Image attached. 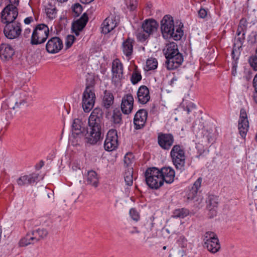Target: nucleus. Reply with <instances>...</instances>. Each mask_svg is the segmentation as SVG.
<instances>
[{"mask_svg": "<svg viewBox=\"0 0 257 257\" xmlns=\"http://www.w3.org/2000/svg\"><path fill=\"white\" fill-rule=\"evenodd\" d=\"M158 67V61L156 58H150L146 61L145 70L150 71L156 69Z\"/></svg>", "mask_w": 257, "mask_h": 257, "instance_id": "nucleus-33", "label": "nucleus"}, {"mask_svg": "<svg viewBox=\"0 0 257 257\" xmlns=\"http://www.w3.org/2000/svg\"><path fill=\"white\" fill-rule=\"evenodd\" d=\"M249 63L254 71H257V56H252L248 60Z\"/></svg>", "mask_w": 257, "mask_h": 257, "instance_id": "nucleus-40", "label": "nucleus"}, {"mask_svg": "<svg viewBox=\"0 0 257 257\" xmlns=\"http://www.w3.org/2000/svg\"><path fill=\"white\" fill-rule=\"evenodd\" d=\"M126 5H127V7L131 11L134 10L137 6V2L136 0H130L128 3H127Z\"/></svg>", "mask_w": 257, "mask_h": 257, "instance_id": "nucleus-47", "label": "nucleus"}, {"mask_svg": "<svg viewBox=\"0 0 257 257\" xmlns=\"http://www.w3.org/2000/svg\"><path fill=\"white\" fill-rule=\"evenodd\" d=\"M81 3L84 4H88L91 3L94 0H80Z\"/></svg>", "mask_w": 257, "mask_h": 257, "instance_id": "nucleus-55", "label": "nucleus"}, {"mask_svg": "<svg viewBox=\"0 0 257 257\" xmlns=\"http://www.w3.org/2000/svg\"><path fill=\"white\" fill-rule=\"evenodd\" d=\"M159 171L163 184L164 182L171 184L174 182L175 172L173 168L170 167H164L159 169Z\"/></svg>", "mask_w": 257, "mask_h": 257, "instance_id": "nucleus-16", "label": "nucleus"}, {"mask_svg": "<svg viewBox=\"0 0 257 257\" xmlns=\"http://www.w3.org/2000/svg\"><path fill=\"white\" fill-rule=\"evenodd\" d=\"M249 122L246 110L241 108L240 111L239 118L238 120V128L240 136L244 138L248 132Z\"/></svg>", "mask_w": 257, "mask_h": 257, "instance_id": "nucleus-14", "label": "nucleus"}, {"mask_svg": "<svg viewBox=\"0 0 257 257\" xmlns=\"http://www.w3.org/2000/svg\"><path fill=\"white\" fill-rule=\"evenodd\" d=\"M198 191L195 190L191 188V189L189 190V192L187 194V199L188 200H192L196 196L197 194Z\"/></svg>", "mask_w": 257, "mask_h": 257, "instance_id": "nucleus-45", "label": "nucleus"}, {"mask_svg": "<svg viewBox=\"0 0 257 257\" xmlns=\"http://www.w3.org/2000/svg\"><path fill=\"white\" fill-rule=\"evenodd\" d=\"M134 97L131 94H125L121 100V109L125 114L132 112L134 106Z\"/></svg>", "mask_w": 257, "mask_h": 257, "instance_id": "nucleus-18", "label": "nucleus"}, {"mask_svg": "<svg viewBox=\"0 0 257 257\" xmlns=\"http://www.w3.org/2000/svg\"><path fill=\"white\" fill-rule=\"evenodd\" d=\"M18 10L16 7L8 5L1 13L2 22L4 24L15 22L18 17Z\"/></svg>", "mask_w": 257, "mask_h": 257, "instance_id": "nucleus-11", "label": "nucleus"}, {"mask_svg": "<svg viewBox=\"0 0 257 257\" xmlns=\"http://www.w3.org/2000/svg\"><path fill=\"white\" fill-rule=\"evenodd\" d=\"M244 31H241V29H239V27L238 26L237 30V34L238 36H239L242 32H244ZM243 35H244V33H243Z\"/></svg>", "mask_w": 257, "mask_h": 257, "instance_id": "nucleus-57", "label": "nucleus"}, {"mask_svg": "<svg viewBox=\"0 0 257 257\" xmlns=\"http://www.w3.org/2000/svg\"><path fill=\"white\" fill-rule=\"evenodd\" d=\"M117 25L115 18L109 16L106 18L101 25L102 32L106 34L112 31Z\"/></svg>", "mask_w": 257, "mask_h": 257, "instance_id": "nucleus-21", "label": "nucleus"}, {"mask_svg": "<svg viewBox=\"0 0 257 257\" xmlns=\"http://www.w3.org/2000/svg\"><path fill=\"white\" fill-rule=\"evenodd\" d=\"M82 124L81 120L79 119H74L72 123V130L75 132L76 134H79L81 133H83L82 131Z\"/></svg>", "mask_w": 257, "mask_h": 257, "instance_id": "nucleus-34", "label": "nucleus"}, {"mask_svg": "<svg viewBox=\"0 0 257 257\" xmlns=\"http://www.w3.org/2000/svg\"><path fill=\"white\" fill-rule=\"evenodd\" d=\"M145 177L147 185L152 189H158L163 185L159 169L156 167L148 168L145 171Z\"/></svg>", "mask_w": 257, "mask_h": 257, "instance_id": "nucleus-5", "label": "nucleus"}, {"mask_svg": "<svg viewBox=\"0 0 257 257\" xmlns=\"http://www.w3.org/2000/svg\"><path fill=\"white\" fill-rule=\"evenodd\" d=\"M31 30L30 28H27L25 29L23 36L25 38H29L30 37H31Z\"/></svg>", "mask_w": 257, "mask_h": 257, "instance_id": "nucleus-50", "label": "nucleus"}, {"mask_svg": "<svg viewBox=\"0 0 257 257\" xmlns=\"http://www.w3.org/2000/svg\"><path fill=\"white\" fill-rule=\"evenodd\" d=\"M88 19L86 13H84L80 19L74 22L72 26V29L75 35L79 36V32L81 31L86 26Z\"/></svg>", "mask_w": 257, "mask_h": 257, "instance_id": "nucleus-20", "label": "nucleus"}, {"mask_svg": "<svg viewBox=\"0 0 257 257\" xmlns=\"http://www.w3.org/2000/svg\"><path fill=\"white\" fill-rule=\"evenodd\" d=\"M163 52L167 59L166 65L168 70H175L182 65L184 60L183 56L179 52L178 46L175 43L167 44Z\"/></svg>", "mask_w": 257, "mask_h": 257, "instance_id": "nucleus-2", "label": "nucleus"}, {"mask_svg": "<svg viewBox=\"0 0 257 257\" xmlns=\"http://www.w3.org/2000/svg\"><path fill=\"white\" fill-rule=\"evenodd\" d=\"M95 94L92 85L86 86L83 93L82 106L85 112H89L93 107L95 102Z\"/></svg>", "mask_w": 257, "mask_h": 257, "instance_id": "nucleus-8", "label": "nucleus"}, {"mask_svg": "<svg viewBox=\"0 0 257 257\" xmlns=\"http://www.w3.org/2000/svg\"><path fill=\"white\" fill-rule=\"evenodd\" d=\"M43 165H44V163H43V162H42V164H41V167H42V166H43Z\"/></svg>", "mask_w": 257, "mask_h": 257, "instance_id": "nucleus-63", "label": "nucleus"}, {"mask_svg": "<svg viewBox=\"0 0 257 257\" xmlns=\"http://www.w3.org/2000/svg\"><path fill=\"white\" fill-rule=\"evenodd\" d=\"M68 0H57L58 2H60V3H64V2H66V1H67Z\"/></svg>", "mask_w": 257, "mask_h": 257, "instance_id": "nucleus-61", "label": "nucleus"}, {"mask_svg": "<svg viewBox=\"0 0 257 257\" xmlns=\"http://www.w3.org/2000/svg\"><path fill=\"white\" fill-rule=\"evenodd\" d=\"M172 162L177 170H183L185 164V150L182 146L174 145L170 152Z\"/></svg>", "mask_w": 257, "mask_h": 257, "instance_id": "nucleus-7", "label": "nucleus"}, {"mask_svg": "<svg viewBox=\"0 0 257 257\" xmlns=\"http://www.w3.org/2000/svg\"><path fill=\"white\" fill-rule=\"evenodd\" d=\"M174 138L171 134L159 133L158 136V142L160 147L165 150H169L173 145Z\"/></svg>", "mask_w": 257, "mask_h": 257, "instance_id": "nucleus-15", "label": "nucleus"}, {"mask_svg": "<svg viewBox=\"0 0 257 257\" xmlns=\"http://www.w3.org/2000/svg\"><path fill=\"white\" fill-rule=\"evenodd\" d=\"M63 47L62 40L58 37H54L48 40L46 45V50L50 54H56L60 52Z\"/></svg>", "mask_w": 257, "mask_h": 257, "instance_id": "nucleus-13", "label": "nucleus"}, {"mask_svg": "<svg viewBox=\"0 0 257 257\" xmlns=\"http://www.w3.org/2000/svg\"><path fill=\"white\" fill-rule=\"evenodd\" d=\"M180 239L182 240V242L183 243V246L184 245H186V242H187V240H186V239L184 236H180V238H179V240Z\"/></svg>", "mask_w": 257, "mask_h": 257, "instance_id": "nucleus-56", "label": "nucleus"}, {"mask_svg": "<svg viewBox=\"0 0 257 257\" xmlns=\"http://www.w3.org/2000/svg\"><path fill=\"white\" fill-rule=\"evenodd\" d=\"M161 29L163 37L165 39L173 38L177 41L181 39L183 35L181 27H177L175 31L174 22L170 15H166L161 21Z\"/></svg>", "mask_w": 257, "mask_h": 257, "instance_id": "nucleus-3", "label": "nucleus"}, {"mask_svg": "<svg viewBox=\"0 0 257 257\" xmlns=\"http://www.w3.org/2000/svg\"><path fill=\"white\" fill-rule=\"evenodd\" d=\"M37 243L32 231L28 232L19 242L20 246H26L31 244Z\"/></svg>", "mask_w": 257, "mask_h": 257, "instance_id": "nucleus-29", "label": "nucleus"}, {"mask_svg": "<svg viewBox=\"0 0 257 257\" xmlns=\"http://www.w3.org/2000/svg\"><path fill=\"white\" fill-rule=\"evenodd\" d=\"M48 197L49 198H53V197H54V193H48Z\"/></svg>", "mask_w": 257, "mask_h": 257, "instance_id": "nucleus-59", "label": "nucleus"}, {"mask_svg": "<svg viewBox=\"0 0 257 257\" xmlns=\"http://www.w3.org/2000/svg\"><path fill=\"white\" fill-rule=\"evenodd\" d=\"M15 53V51L11 45L6 43L1 44L0 58L2 60L8 61L11 60Z\"/></svg>", "mask_w": 257, "mask_h": 257, "instance_id": "nucleus-17", "label": "nucleus"}, {"mask_svg": "<svg viewBox=\"0 0 257 257\" xmlns=\"http://www.w3.org/2000/svg\"><path fill=\"white\" fill-rule=\"evenodd\" d=\"M49 35L48 27L44 24H38L32 33L30 43L32 45L43 44L46 41Z\"/></svg>", "mask_w": 257, "mask_h": 257, "instance_id": "nucleus-6", "label": "nucleus"}, {"mask_svg": "<svg viewBox=\"0 0 257 257\" xmlns=\"http://www.w3.org/2000/svg\"><path fill=\"white\" fill-rule=\"evenodd\" d=\"M135 43V40L130 37H127L122 43L121 49L123 54L128 59H130L133 54Z\"/></svg>", "mask_w": 257, "mask_h": 257, "instance_id": "nucleus-22", "label": "nucleus"}, {"mask_svg": "<svg viewBox=\"0 0 257 257\" xmlns=\"http://www.w3.org/2000/svg\"><path fill=\"white\" fill-rule=\"evenodd\" d=\"M148 117V112L145 109H140L136 113L134 123L135 128L141 129L145 126Z\"/></svg>", "mask_w": 257, "mask_h": 257, "instance_id": "nucleus-19", "label": "nucleus"}, {"mask_svg": "<svg viewBox=\"0 0 257 257\" xmlns=\"http://www.w3.org/2000/svg\"><path fill=\"white\" fill-rule=\"evenodd\" d=\"M45 12L48 18L52 20L56 17L57 10L55 5L48 3L45 8Z\"/></svg>", "mask_w": 257, "mask_h": 257, "instance_id": "nucleus-31", "label": "nucleus"}, {"mask_svg": "<svg viewBox=\"0 0 257 257\" xmlns=\"http://www.w3.org/2000/svg\"><path fill=\"white\" fill-rule=\"evenodd\" d=\"M253 86L254 88L255 92H257V74L255 75L253 78Z\"/></svg>", "mask_w": 257, "mask_h": 257, "instance_id": "nucleus-51", "label": "nucleus"}, {"mask_svg": "<svg viewBox=\"0 0 257 257\" xmlns=\"http://www.w3.org/2000/svg\"><path fill=\"white\" fill-rule=\"evenodd\" d=\"M118 136L116 130H110L106 135L104 144V148L106 151H112L117 148Z\"/></svg>", "mask_w": 257, "mask_h": 257, "instance_id": "nucleus-12", "label": "nucleus"}, {"mask_svg": "<svg viewBox=\"0 0 257 257\" xmlns=\"http://www.w3.org/2000/svg\"><path fill=\"white\" fill-rule=\"evenodd\" d=\"M43 165H44V163H43V162H42V164H41V167H42V166H43Z\"/></svg>", "mask_w": 257, "mask_h": 257, "instance_id": "nucleus-64", "label": "nucleus"}, {"mask_svg": "<svg viewBox=\"0 0 257 257\" xmlns=\"http://www.w3.org/2000/svg\"><path fill=\"white\" fill-rule=\"evenodd\" d=\"M114 102V96L113 94L108 90H105L102 99L103 105L106 108H109Z\"/></svg>", "mask_w": 257, "mask_h": 257, "instance_id": "nucleus-28", "label": "nucleus"}, {"mask_svg": "<svg viewBox=\"0 0 257 257\" xmlns=\"http://www.w3.org/2000/svg\"><path fill=\"white\" fill-rule=\"evenodd\" d=\"M138 101L140 103L146 104L150 99L149 90L146 86L140 87L137 92Z\"/></svg>", "mask_w": 257, "mask_h": 257, "instance_id": "nucleus-25", "label": "nucleus"}, {"mask_svg": "<svg viewBox=\"0 0 257 257\" xmlns=\"http://www.w3.org/2000/svg\"><path fill=\"white\" fill-rule=\"evenodd\" d=\"M202 179L201 177L198 178L196 181L194 183L192 188L195 189V190L198 191L199 189L201 187V182Z\"/></svg>", "mask_w": 257, "mask_h": 257, "instance_id": "nucleus-48", "label": "nucleus"}, {"mask_svg": "<svg viewBox=\"0 0 257 257\" xmlns=\"http://www.w3.org/2000/svg\"><path fill=\"white\" fill-rule=\"evenodd\" d=\"M133 168H131L125 171L124 175L125 182L127 185L130 186H132L133 183Z\"/></svg>", "mask_w": 257, "mask_h": 257, "instance_id": "nucleus-35", "label": "nucleus"}, {"mask_svg": "<svg viewBox=\"0 0 257 257\" xmlns=\"http://www.w3.org/2000/svg\"><path fill=\"white\" fill-rule=\"evenodd\" d=\"M33 18L32 17H27L24 20V23L26 24H29L33 21Z\"/></svg>", "mask_w": 257, "mask_h": 257, "instance_id": "nucleus-53", "label": "nucleus"}, {"mask_svg": "<svg viewBox=\"0 0 257 257\" xmlns=\"http://www.w3.org/2000/svg\"><path fill=\"white\" fill-rule=\"evenodd\" d=\"M134 162V156L132 153H127L124 157V163L127 166L131 165Z\"/></svg>", "mask_w": 257, "mask_h": 257, "instance_id": "nucleus-39", "label": "nucleus"}, {"mask_svg": "<svg viewBox=\"0 0 257 257\" xmlns=\"http://www.w3.org/2000/svg\"><path fill=\"white\" fill-rule=\"evenodd\" d=\"M158 27L159 24L155 20H145L142 23L141 28L136 32L137 40L141 42H144L157 32Z\"/></svg>", "mask_w": 257, "mask_h": 257, "instance_id": "nucleus-4", "label": "nucleus"}, {"mask_svg": "<svg viewBox=\"0 0 257 257\" xmlns=\"http://www.w3.org/2000/svg\"><path fill=\"white\" fill-rule=\"evenodd\" d=\"M113 77L120 80L123 77V65L119 59L116 58L112 63Z\"/></svg>", "mask_w": 257, "mask_h": 257, "instance_id": "nucleus-23", "label": "nucleus"}, {"mask_svg": "<svg viewBox=\"0 0 257 257\" xmlns=\"http://www.w3.org/2000/svg\"><path fill=\"white\" fill-rule=\"evenodd\" d=\"M177 80V78L176 77H174L171 80V83H173L174 81Z\"/></svg>", "mask_w": 257, "mask_h": 257, "instance_id": "nucleus-60", "label": "nucleus"}, {"mask_svg": "<svg viewBox=\"0 0 257 257\" xmlns=\"http://www.w3.org/2000/svg\"><path fill=\"white\" fill-rule=\"evenodd\" d=\"M166 246H164L163 247V249H166Z\"/></svg>", "mask_w": 257, "mask_h": 257, "instance_id": "nucleus-62", "label": "nucleus"}, {"mask_svg": "<svg viewBox=\"0 0 257 257\" xmlns=\"http://www.w3.org/2000/svg\"><path fill=\"white\" fill-rule=\"evenodd\" d=\"M170 257H186V253L183 248H179L173 250Z\"/></svg>", "mask_w": 257, "mask_h": 257, "instance_id": "nucleus-38", "label": "nucleus"}, {"mask_svg": "<svg viewBox=\"0 0 257 257\" xmlns=\"http://www.w3.org/2000/svg\"><path fill=\"white\" fill-rule=\"evenodd\" d=\"M130 214L134 220L138 221L140 219V215L139 213L134 208H132L130 210Z\"/></svg>", "mask_w": 257, "mask_h": 257, "instance_id": "nucleus-44", "label": "nucleus"}, {"mask_svg": "<svg viewBox=\"0 0 257 257\" xmlns=\"http://www.w3.org/2000/svg\"><path fill=\"white\" fill-rule=\"evenodd\" d=\"M75 38L73 35H69L67 36L66 45L67 48L70 47L73 44Z\"/></svg>", "mask_w": 257, "mask_h": 257, "instance_id": "nucleus-46", "label": "nucleus"}, {"mask_svg": "<svg viewBox=\"0 0 257 257\" xmlns=\"http://www.w3.org/2000/svg\"><path fill=\"white\" fill-rule=\"evenodd\" d=\"M204 246L212 253L219 251L220 245L216 234L212 231H207L203 235Z\"/></svg>", "mask_w": 257, "mask_h": 257, "instance_id": "nucleus-9", "label": "nucleus"}, {"mask_svg": "<svg viewBox=\"0 0 257 257\" xmlns=\"http://www.w3.org/2000/svg\"><path fill=\"white\" fill-rule=\"evenodd\" d=\"M10 4L9 5H13V6L16 7L19 4V0H9Z\"/></svg>", "mask_w": 257, "mask_h": 257, "instance_id": "nucleus-52", "label": "nucleus"}, {"mask_svg": "<svg viewBox=\"0 0 257 257\" xmlns=\"http://www.w3.org/2000/svg\"><path fill=\"white\" fill-rule=\"evenodd\" d=\"M209 12L207 9L201 8L198 12V17L201 19H205L208 16Z\"/></svg>", "mask_w": 257, "mask_h": 257, "instance_id": "nucleus-43", "label": "nucleus"}, {"mask_svg": "<svg viewBox=\"0 0 257 257\" xmlns=\"http://www.w3.org/2000/svg\"><path fill=\"white\" fill-rule=\"evenodd\" d=\"M239 29H241V31H244L246 28V21L245 19H242L239 22L238 25Z\"/></svg>", "mask_w": 257, "mask_h": 257, "instance_id": "nucleus-49", "label": "nucleus"}, {"mask_svg": "<svg viewBox=\"0 0 257 257\" xmlns=\"http://www.w3.org/2000/svg\"><path fill=\"white\" fill-rule=\"evenodd\" d=\"M218 204V199L216 196L211 195L209 196L207 208L209 211L210 217L216 216L217 212L216 209Z\"/></svg>", "mask_w": 257, "mask_h": 257, "instance_id": "nucleus-26", "label": "nucleus"}, {"mask_svg": "<svg viewBox=\"0 0 257 257\" xmlns=\"http://www.w3.org/2000/svg\"><path fill=\"white\" fill-rule=\"evenodd\" d=\"M73 12L75 14L76 16H78L80 14L82 11V8L81 6L78 4H75L72 7Z\"/></svg>", "mask_w": 257, "mask_h": 257, "instance_id": "nucleus-42", "label": "nucleus"}, {"mask_svg": "<svg viewBox=\"0 0 257 257\" xmlns=\"http://www.w3.org/2000/svg\"><path fill=\"white\" fill-rule=\"evenodd\" d=\"M38 174L34 173L21 176L17 180V184L20 186H28L35 183L38 179Z\"/></svg>", "mask_w": 257, "mask_h": 257, "instance_id": "nucleus-24", "label": "nucleus"}, {"mask_svg": "<svg viewBox=\"0 0 257 257\" xmlns=\"http://www.w3.org/2000/svg\"><path fill=\"white\" fill-rule=\"evenodd\" d=\"M253 99L254 101L257 103V92H255L253 94Z\"/></svg>", "mask_w": 257, "mask_h": 257, "instance_id": "nucleus-58", "label": "nucleus"}, {"mask_svg": "<svg viewBox=\"0 0 257 257\" xmlns=\"http://www.w3.org/2000/svg\"><path fill=\"white\" fill-rule=\"evenodd\" d=\"M142 79V75L140 71L136 68L132 73L131 80L133 84H137Z\"/></svg>", "mask_w": 257, "mask_h": 257, "instance_id": "nucleus-36", "label": "nucleus"}, {"mask_svg": "<svg viewBox=\"0 0 257 257\" xmlns=\"http://www.w3.org/2000/svg\"><path fill=\"white\" fill-rule=\"evenodd\" d=\"M121 113L118 109H114L113 112L112 120L115 124H119L122 122Z\"/></svg>", "mask_w": 257, "mask_h": 257, "instance_id": "nucleus-37", "label": "nucleus"}, {"mask_svg": "<svg viewBox=\"0 0 257 257\" xmlns=\"http://www.w3.org/2000/svg\"><path fill=\"white\" fill-rule=\"evenodd\" d=\"M32 232L33 233V235L34 236L37 242L45 238L48 234V230L43 228H39L38 229L33 230L32 231Z\"/></svg>", "mask_w": 257, "mask_h": 257, "instance_id": "nucleus-30", "label": "nucleus"}, {"mask_svg": "<svg viewBox=\"0 0 257 257\" xmlns=\"http://www.w3.org/2000/svg\"><path fill=\"white\" fill-rule=\"evenodd\" d=\"M5 24L4 33L8 39L11 40L16 39L21 35L22 28V24L20 22L15 21Z\"/></svg>", "mask_w": 257, "mask_h": 257, "instance_id": "nucleus-10", "label": "nucleus"}, {"mask_svg": "<svg viewBox=\"0 0 257 257\" xmlns=\"http://www.w3.org/2000/svg\"><path fill=\"white\" fill-rule=\"evenodd\" d=\"M190 213L189 210L185 208L175 209L173 212L172 217L174 218H184Z\"/></svg>", "mask_w": 257, "mask_h": 257, "instance_id": "nucleus-32", "label": "nucleus"}, {"mask_svg": "<svg viewBox=\"0 0 257 257\" xmlns=\"http://www.w3.org/2000/svg\"><path fill=\"white\" fill-rule=\"evenodd\" d=\"M102 111L100 108H94L88 119V125L83 134L85 142L90 145H95L103 138L102 132Z\"/></svg>", "mask_w": 257, "mask_h": 257, "instance_id": "nucleus-1", "label": "nucleus"}, {"mask_svg": "<svg viewBox=\"0 0 257 257\" xmlns=\"http://www.w3.org/2000/svg\"><path fill=\"white\" fill-rule=\"evenodd\" d=\"M26 103V100L24 99H23L22 100H20L19 101H15V104L14 106H13L12 105L7 106L5 104H3L2 107H4L5 109H7V107L15 109L16 107H20L21 105V104H24V103Z\"/></svg>", "mask_w": 257, "mask_h": 257, "instance_id": "nucleus-41", "label": "nucleus"}, {"mask_svg": "<svg viewBox=\"0 0 257 257\" xmlns=\"http://www.w3.org/2000/svg\"><path fill=\"white\" fill-rule=\"evenodd\" d=\"M130 233L131 234H134V233H139L140 231L138 229V228L136 227H134L133 228V229L130 231Z\"/></svg>", "mask_w": 257, "mask_h": 257, "instance_id": "nucleus-54", "label": "nucleus"}, {"mask_svg": "<svg viewBox=\"0 0 257 257\" xmlns=\"http://www.w3.org/2000/svg\"><path fill=\"white\" fill-rule=\"evenodd\" d=\"M87 183L95 188L98 186L99 178L96 172L91 170L87 172Z\"/></svg>", "mask_w": 257, "mask_h": 257, "instance_id": "nucleus-27", "label": "nucleus"}]
</instances>
